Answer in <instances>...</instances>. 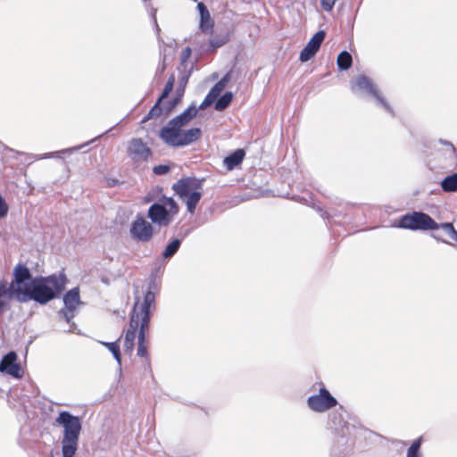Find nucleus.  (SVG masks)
Wrapping results in <instances>:
<instances>
[{
  "label": "nucleus",
  "mask_w": 457,
  "mask_h": 457,
  "mask_svg": "<svg viewBox=\"0 0 457 457\" xmlns=\"http://www.w3.org/2000/svg\"><path fill=\"white\" fill-rule=\"evenodd\" d=\"M325 38V32L320 30L316 32L310 41L307 43L305 47L301 51L299 59L301 62H307L312 59L320 47Z\"/></svg>",
  "instance_id": "4468645a"
},
{
  "label": "nucleus",
  "mask_w": 457,
  "mask_h": 457,
  "mask_svg": "<svg viewBox=\"0 0 457 457\" xmlns=\"http://www.w3.org/2000/svg\"><path fill=\"white\" fill-rule=\"evenodd\" d=\"M244 157L245 151L243 149H237L224 159V164L228 170H232L242 162Z\"/></svg>",
  "instance_id": "a211bd4d"
},
{
  "label": "nucleus",
  "mask_w": 457,
  "mask_h": 457,
  "mask_svg": "<svg viewBox=\"0 0 457 457\" xmlns=\"http://www.w3.org/2000/svg\"><path fill=\"white\" fill-rule=\"evenodd\" d=\"M308 406L314 411L323 412L335 407L337 401L324 386L319 390V395H312L307 400Z\"/></svg>",
  "instance_id": "1a4fd4ad"
},
{
  "label": "nucleus",
  "mask_w": 457,
  "mask_h": 457,
  "mask_svg": "<svg viewBox=\"0 0 457 457\" xmlns=\"http://www.w3.org/2000/svg\"><path fill=\"white\" fill-rule=\"evenodd\" d=\"M337 64L342 71H346L352 67L353 58L347 51L341 52L337 59Z\"/></svg>",
  "instance_id": "aec40b11"
},
{
  "label": "nucleus",
  "mask_w": 457,
  "mask_h": 457,
  "mask_svg": "<svg viewBox=\"0 0 457 457\" xmlns=\"http://www.w3.org/2000/svg\"><path fill=\"white\" fill-rule=\"evenodd\" d=\"M147 216L152 222L164 227L168 226L172 220L167 208L160 204H152L148 209Z\"/></svg>",
  "instance_id": "2eb2a0df"
},
{
  "label": "nucleus",
  "mask_w": 457,
  "mask_h": 457,
  "mask_svg": "<svg viewBox=\"0 0 457 457\" xmlns=\"http://www.w3.org/2000/svg\"><path fill=\"white\" fill-rule=\"evenodd\" d=\"M172 188L185 202L187 212L193 214L203 195L201 182L192 178L180 179Z\"/></svg>",
  "instance_id": "39448f33"
},
{
  "label": "nucleus",
  "mask_w": 457,
  "mask_h": 457,
  "mask_svg": "<svg viewBox=\"0 0 457 457\" xmlns=\"http://www.w3.org/2000/svg\"><path fill=\"white\" fill-rule=\"evenodd\" d=\"M120 337H119L118 340L114 341V342H102L101 344L106 347L113 355L114 359L117 361V362L119 364L121 363V353H120Z\"/></svg>",
  "instance_id": "4be33fe9"
},
{
  "label": "nucleus",
  "mask_w": 457,
  "mask_h": 457,
  "mask_svg": "<svg viewBox=\"0 0 457 457\" xmlns=\"http://www.w3.org/2000/svg\"><path fill=\"white\" fill-rule=\"evenodd\" d=\"M54 424L63 428L62 453L63 457H73L78 450L79 435L82 430L81 420L67 411H62L55 419Z\"/></svg>",
  "instance_id": "7ed1b4c3"
},
{
  "label": "nucleus",
  "mask_w": 457,
  "mask_h": 457,
  "mask_svg": "<svg viewBox=\"0 0 457 457\" xmlns=\"http://www.w3.org/2000/svg\"><path fill=\"white\" fill-rule=\"evenodd\" d=\"M351 87H352L353 91L363 90V91H367V92L372 94L379 101V103L383 105V107L386 111L393 113V111L391 110L389 104L383 98H381L378 96V93L376 87H374L372 81L367 76H365V75L357 76L352 81Z\"/></svg>",
  "instance_id": "f8f14e48"
},
{
  "label": "nucleus",
  "mask_w": 457,
  "mask_h": 457,
  "mask_svg": "<svg viewBox=\"0 0 457 457\" xmlns=\"http://www.w3.org/2000/svg\"><path fill=\"white\" fill-rule=\"evenodd\" d=\"M441 187L445 192L457 191V173H453L445 178L441 182Z\"/></svg>",
  "instance_id": "5701e85b"
},
{
  "label": "nucleus",
  "mask_w": 457,
  "mask_h": 457,
  "mask_svg": "<svg viewBox=\"0 0 457 457\" xmlns=\"http://www.w3.org/2000/svg\"><path fill=\"white\" fill-rule=\"evenodd\" d=\"M180 101V96H178L177 97H175L173 99V102H172V105L168 108V110L166 111V113L168 114L171 110L172 108Z\"/></svg>",
  "instance_id": "c9c22d12"
},
{
  "label": "nucleus",
  "mask_w": 457,
  "mask_h": 457,
  "mask_svg": "<svg viewBox=\"0 0 457 457\" xmlns=\"http://www.w3.org/2000/svg\"><path fill=\"white\" fill-rule=\"evenodd\" d=\"M398 227L410 230H435L439 228V224L425 212H412L399 219Z\"/></svg>",
  "instance_id": "423d86ee"
},
{
  "label": "nucleus",
  "mask_w": 457,
  "mask_h": 457,
  "mask_svg": "<svg viewBox=\"0 0 457 457\" xmlns=\"http://www.w3.org/2000/svg\"><path fill=\"white\" fill-rule=\"evenodd\" d=\"M180 245H181L180 239H178V238L173 239L170 243H169L167 245L166 248L164 249V251L162 253L163 258L172 257L179 249Z\"/></svg>",
  "instance_id": "a878e982"
},
{
  "label": "nucleus",
  "mask_w": 457,
  "mask_h": 457,
  "mask_svg": "<svg viewBox=\"0 0 457 457\" xmlns=\"http://www.w3.org/2000/svg\"><path fill=\"white\" fill-rule=\"evenodd\" d=\"M3 297H7L8 299L16 298V295L10 290L9 283L4 279L0 281V314L6 305L5 302L2 299Z\"/></svg>",
  "instance_id": "6ab92c4d"
},
{
  "label": "nucleus",
  "mask_w": 457,
  "mask_h": 457,
  "mask_svg": "<svg viewBox=\"0 0 457 457\" xmlns=\"http://www.w3.org/2000/svg\"><path fill=\"white\" fill-rule=\"evenodd\" d=\"M202 136L199 128L183 130L170 122L160 130V137L169 145L183 146L197 141Z\"/></svg>",
  "instance_id": "20e7f679"
},
{
  "label": "nucleus",
  "mask_w": 457,
  "mask_h": 457,
  "mask_svg": "<svg viewBox=\"0 0 457 457\" xmlns=\"http://www.w3.org/2000/svg\"><path fill=\"white\" fill-rule=\"evenodd\" d=\"M232 98H233L232 93L226 92L215 103V109L217 111H223V110H225L229 105V104L231 103Z\"/></svg>",
  "instance_id": "bb28decb"
},
{
  "label": "nucleus",
  "mask_w": 457,
  "mask_h": 457,
  "mask_svg": "<svg viewBox=\"0 0 457 457\" xmlns=\"http://www.w3.org/2000/svg\"><path fill=\"white\" fill-rule=\"evenodd\" d=\"M8 204L3 196L0 195V220L4 218L8 213Z\"/></svg>",
  "instance_id": "f704fd0d"
},
{
  "label": "nucleus",
  "mask_w": 457,
  "mask_h": 457,
  "mask_svg": "<svg viewBox=\"0 0 457 457\" xmlns=\"http://www.w3.org/2000/svg\"><path fill=\"white\" fill-rule=\"evenodd\" d=\"M174 83H175V76L173 74H171L169 77L168 81L166 82L165 87L163 88V91L159 98H161L162 100L164 98H166L170 95V93L172 91Z\"/></svg>",
  "instance_id": "c756f323"
},
{
  "label": "nucleus",
  "mask_w": 457,
  "mask_h": 457,
  "mask_svg": "<svg viewBox=\"0 0 457 457\" xmlns=\"http://www.w3.org/2000/svg\"><path fill=\"white\" fill-rule=\"evenodd\" d=\"M179 93H181L179 96H181L184 93V89L179 90Z\"/></svg>",
  "instance_id": "e433bc0d"
},
{
  "label": "nucleus",
  "mask_w": 457,
  "mask_h": 457,
  "mask_svg": "<svg viewBox=\"0 0 457 457\" xmlns=\"http://www.w3.org/2000/svg\"><path fill=\"white\" fill-rule=\"evenodd\" d=\"M422 443V436L417 438L409 447L406 457H420V448Z\"/></svg>",
  "instance_id": "cd10ccee"
},
{
  "label": "nucleus",
  "mask_w": 457,
  "mask_h": 457,
  "mask_svg": "<svg viewBox=\"0 0 457 457\" xmlns=\"http://www.w3.org/2000/svg\"><path fill=\"white\" fill-rule=\"evenodd\" d=\"M170 170V166L167 164H159L153 168V172L155 175H165Z\"/></svg>",
  "instance_id": "2f4dec72"
},
{
  "label": "nucleus",
  "mask_w": 457,
  "mask_h": 457,
  "mask_svg": "<svg viewBox=\"0 0 457 457\" xmlns=\"http://www.w3.org/2000/svg\"><path fill=\"white\" fill-rule=\"evenodd\" d=\"M131 237L138 242H149L154 236V227L142 216H137L130 226Z\"/></svg>",
  "instance_id": "6e6552de"
},
{
  "label": "nucleus",
  "mask_w": 457,
  "mask_h": 457,
  "mask_svg": "<svg viewBox=\"0 0 457 457\" xmlns=\"http://www.w3.org/2000/svg\"><path fill=\"white\" fill-rule=\"evenodd\" d=\"M192 54V49L189 46H187L183 49L180 54V63L181 65H185L188 59L190 58Z\"/></svg>",
  "instance_id": "72a5a7b5"
},
{
  "label": "nucleus",
  "mask_w": 457,
  "mask_h": 457,
  "mask_svg": "<svg viewBox=\"0 0 457 457\" xmlns=\"http://www.w3.org/2000/svg\"><path fill=\"white\" fill-rule=\"evenodd\" d=\"M212 37L209 39L210 46L214 49L221 47L229 41L230 36L228 32L223 34L211 35Z\"/></svg>",
  "instance_id": "412c9836"
},
{
  "label": "nucleus",
  "mask_w": 457,
  "mask_h": 457,
  "mask_svg": "<svg viewBox=\"0 0 457 457\" xmlns=\"http://www.w3.org/2000/svg\"><path fill=\"white\" fill-rule=\"evenodd\" d=\"M162 205H164L167 208L168 212H170V215L171 218L173 215L179 212V206L171 197L164 198Z\"/></svg>",
  "instance_id": "c85d7f7f"
},
{
  "label": "nucleus",
  "mask_w": 457,
  "mask_h": 457,
  "mask_svg": "<svg viewBox=\"0 0 457 457\" xmlns=\"http://www.w3.org/2000/svg\"><path fill=\"white\" fill-rule=\"evenodd\" d=\"M63 303L64 307L59 311V315L69 323L74 318L75 312L81 303L79 288L69 290L63 296Z\"/></svg>",
  "instance_id": "9b49d317"
},
{
  "label": "nucleus",
  "mask_w": 457,
  "mask_h": 457,
  "mask_svg": "<svg viewBox=\"0 0 457 457\" xmlns=\"http://www.w3.org/2000/svg\"><path fill=\"white\" fill-rule=\"evenodd\" d=\"M31 279V274L29 270L24 264H17L13 269V280L9 283L10 290L16 295L18 300L22 294L19 290L28 289L30 283H28Z\"/></svg>",
  "instance_id": "9d476101"
},
{
  "label": "nucleus",
  "mask_w": 457,
  "mask_h": 457,
  "mask_svg": "<svg viewBox=\"0 0 457 457\" xmlns=\"http://www.w3.org/2000/svg\"><path fill=\"white\" fill-rule=\"evenodd\" d=\"M197 9L200 14L199 29L204 35H212L214 31V20L203 2L197 4Z\"/></svg>",
  "instance_id": "dca6fc26"
},
{
  "label": "nucleus",
  "mask_w": 457,
  "mask_h": 457,
  "mask_svg": "<svg viewBox=\"0 0 457 457\" xmlns=\"http://www.w3.org/2000/svg\"><path fill=\"white\" fill-rule=\"evenodd\" d=\"M439 228H444L447 233L450 234L451 237L457 242V230L453 227V223L445 222L439 225Z\"/></svg>",
  "instance_id": "7c9ffc66"
},
{
  "label": "nucleus",
  "mask_w": 457,
  "mask_h": 457,
  "mask_svg": "<svg viewBox=\"0 0 457 457\" xmlns=\"http://www.w3.org/2000/svg\"><path fill=\"white\" fill-rule=\"evenodd\" d=\"M196 114L197 109L195 106H190L187 108L182 113L170 120L169 122L174 126L183 129L194 117H195Z\"/></svg>",
  "instance_id": "f3484780"
},
{
  "label": "nucleus",
  "mask_w": 457,
  "mask_h": 457,
  "mask_svg": "<svg viewBox=\"0 0 457 457\" xmlns=\"http://www.w3.org/2000/svg\"><path fill=\"white\" fill-rule=\"evenodd\" d=\"M138 291H135V302L129 315V323L124 330V352L132 355L135 348V341L137 339V354L144 358L150 366L149 340L148 333L151 318L155 311V294L148 288L143 297L139 296Z\"/></svg>",
  "instance_id": "f257e3e1"
},
{
  "label": "nucleus",
  "mask_w": 457,
  "mask_h": 457,
  "mask_svg": "<svg viewBox=\"0 0 457 457\" xmlns=\"http://www.w3.org/2000/svg\"><path fill=\"white\" fill-rule=\"evenodd\" d=\"M226 84L227 82L224 79L218 81L210 90L208 96L205 98V102L208 100L212 101V99L216 98L224 90Z\"/></svg>",
  "instance_id": "393cba45"
},
{
  "label": "nucleus",
  "mask_w": 457,
  "mask_h": 457,
  "mask_svg": "<svg viewBox=\"0 0 457 457\" xmlns=\"http://www.w3.org/2000/svg\"><path fill=\"white\" fill-rule=\"evenodd\" d=\"M127 154L134 163L138 164L148 162L153 156V151L142 138L135 137L128 142Z\"/></svg>",
  "instance_id": "0eeeda50"
},
{
  "label": "nucleus",
  "mask_w": 457,
  "mask_h": 457,
  "mask_svg": "<svg viewBox=\"0 0 457 457\" xmlns=\"http://www.w3.org/2000/svg\"><path fill=\"white\" fill-rule=\"evenodd\" d=\"M66 281L63 274L32 279L28 289L19 290L22 295L18 300L21 302L34 300L38 303L46 304L64 290Z\"/></svg>",
  "instance_id": "f03ea898"
},
{
  "label": "nucleus",
  "mask_w": 457,
  "mask_h": 457,
  "mask_svg": "<svg viewBox=\"0 0 457 457\" xmlns=\"http://www.w3.org/2000/svg\"><path fill=\"white\" fill-rule=\"evenodd\" d=\"M337 0H320L322 10L331 12Z\"/></svg>",
  "instance_id": "473e14b6"
},
{
  "label": "nucleus",
  "mask_w": 457,
  "mask_h": 457,
  "mask_svg": "<svg viewBox=\"0 0 457 457\" xmlns=\"http://www.w3.org/2000/svg\"><path fill=\"white\" fill-rule=\"evenodd\" d=\"M17 354L15 352H10L5 354L0 362V371L5 372L8 375L21 378L23 376V371L20 364L16 362Z\"/></svg>",
  "instance_id": "ddd939ff"
},
{
  "label": "nucleus",
  "mask_w": 457,
  "mask_h": 457,
  "mask_svg": "<svg viewBox=\"0 0 457 457\" xmlns=\"http://www.w3.org/2000/svg\"><path fill=\"white\" fill-rule=\"evenodd\" d=\"M162 99L158 98L155 104L151 108L147 115L142 120V122H145L151 119L159 118L163 113V109L161 107Z\"/></svg>",
  "instance_id": "b1692460"
}]
</instances>
